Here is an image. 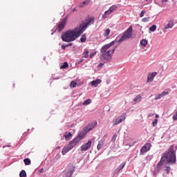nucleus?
Listing matches in <instances>:
<instances>
[{"mask_svg": "<svg viewBox=\"0 0 177 177\" xmlns=\"http://www.w3.org/2000/svg\"><path fill=\"white\" fill-rule=\"evenodd\" d=\"M95 24V17H88L74 29L66 30L62 35V39L64 42H74L80 38L89 26Z\"/></svg>", "mask_w": 177, "mask_h": 177, "instance_id": "nucleus-1", "label": "nucleus"}, {"mask_svg": "<svg viewBox=\"0 0 177 177\" xmlns=\"http://www.w3.org/2000/svg\"><path fill=\"white\" fill-rule=\"evenodd\" d=\"M117 42L115 40L111 41L109 44H105L104 46H102L100 49V52L102 53L101 55V59H104L106 63H108V62L111 61V57L113 56V53L115 52V48H114L112 50H109L107 51V49H109V48H111L114 44Z\"/></svg>", "mask_w": 177, "mask_h": 177, "instance_id": "nucleus-2", "label": "nucleus"}, {"mask_svg": "<svg viewBox=\"0 0 177 177\" xmlns=\"http://www.w3.org/2000/svg\"><path fill=\"white\" fill-rule=\"evenodd\" d=\"M162 160H165L166 164H175L176 162V153H175L174 145H171L168 151L163 154Z\"/></svg>", "mask_w": 177, "mask_h": 177, "instance_id": "nucleus-3", "label": "nucleus"}, {"mask_svg": "<svg viewBox=\"0 0 177 177\" xmlns=\"http://www.w3.org/2000/svg\"><path fill=\"white\" fill-rule=\"evenodd\" d=\"M132 31H133V28H132V26H131L124 32V33L122 35V37L119 40H115V44H117V42H119V44H121V42H124V41H125L126 39H129V38L132 37Z\"/></svg>", "mask_w": 177, "mask_h": 177, "instance_id": "nucleus-4", "label": "nucleus"}, {"mask_svg": "<svg viewBox=\"0 0 177 177\" xmlns=\"http://www.w3.org/2000/svg\"><path fill=\"white\" fill-rule=\"evenodd\" d=\"M75 171V167L73 165H69L64 170L63 177H73V174Z\"/></svg>", "mask_w": 177, "mask_h": 177, "instance_id": "nucleus-5", "label": "nucleus"}, {"mask_svg": "<svg viewBox=\"0 0 177 177\" xmlns=\"http://www.w3.org/2000/svg\"><path fill=\"white\" fill-rule=\"evenodd\" d=\"M75 146L76 145H75V143L74 142V141L71 140L68 145L65 146L63 148V149L62 151V154L63 156H65V154H67V153H68V151L70 150H72L73 147H75Z\"/></svg>", "mask_w": 177, "mask_h": 177, "instance_id": "nucleus-6", "label": "nucleus"}, {"mask_svg": "<svg viewBox=\"0 0 177 177\" xmlns=\"http://www.w3.org/2000/svg\"><path fill=\"white\" fill-rule=\"evenodd\" d=\"M84 138H85V133H80L78 134V136L75 138L72 142H73V143H75V145L77 146V145H78V143H80V140H82V139H84Z\"/></svg>", "mask_w": 177, "mask_h": 177, "instance_id": "nucleus-7", "label": "nucleus"}, {"mask_svg": "<svg viewBox=\"0 0 177 177\" xmlns=\"http://www.w3.org/2000/svg\"><path fill=\"white\" fill-rule=\"evenodd\" d=\"M67 23V17H65L58 25V31L60 32L63 31L64 27H66V24Z\"/></svg>", "mask_w": 177, "mask_h": 177, "instance_id": "nucleus-8", "label": "nucleus"}, {"mask_svg": "<svg viewBox=\"0 0 177 177\" xmlns=\"http://www.w3.org/2000/svg\"><path fill=\"white\" fill-rule=\"evenodd\" d=\"M151 147V144L150 143H146L140 149V153L145 154V153H147L149 150H150V148Z\"/></svg>", "mask_w": 177, "mask_h": 177, "instance_id": "nucleus-9", "label": "nucleus"}, {"mask_svg": "<svg viewBox=\"0 0 177 177\" xmlns=\"http://www.w3.org/2000/svg\"><path fill=\"white\" fill-rule=\"evenodd\" d=\"M151 147V144L150 143H146L140 149V153L145 154V153H147L149 150H150V148Z\"/></svg>", "mask_w": 177, "mask_h": 177, "instance_id": "nucleus-10", "label": "nucleus"}, {"mask_svg": "<svg viewBox=\"0 0 177 177\" xmlns=\"http://www.w3.org/2000/svg\"><path fill=\"white\" fill-rule=\"evenodd\" d=\"M125 115H122L121 116L118 117L115 120L113 121V125H118V124H121L122 121H125Z\"/></svg>", "mask_w": 177, "mask_h": 177, "instance_id": "nucleus-11", "label": "nucleus"}, {"mask_svg": "<svg viewBox=\"0 0 177 177\" xmlns=\"http://www.w3.org/2000/svg\"><path fill=\"white\" fill-rule=\"evenodd\" d=\"M92 146V140H88L84 145L81 147V151H86Z\"/></svg>", "mask_w": 177, "mask_h": 177, "instance_id": "nucleus-12", "label": "nucleus"}, {"mask_svg": "<svg viewBox=\"0 0 177 177\" xmlns=\"http://www.w3.org/2000/svg\"><path fill=\"white\" fill-rule=\"evenodd\" d=\"M157 75V72H153L148 74L147 82H151L154 80V77Z\"/></svg>", "mask_w": 177, "mask_h": 177, "instance_id": "nucleus-13", "label": "nucleus"}, {"mask_svg": "<svg viewBox=\"0 0 177 177\" xmlns=\"http://www.w3.org/2000/svg\"><path fill=\"white\" fill-rule=\"evenodd\" d=\"M125 165H127V162H122L115 170V174H118L120 171H122V169H124V168L125 167Z\"/></svg>", "mask_w": 177, "mask_h": 177, "instance_id": "nucleus-14", "label": "nucleus"}, {"mask_svg": "<svg viewBox=\"0 0 177 177\" xmlns=\"http://www.w3.org/2000/svg\"><path fill=\"white\" fill-rule=\"evenodd\" d=\"M167 2H168V0H161V3L158 1V0H155L156 5H158V6H160V8H163Z\"/></svg>", "mask_w": 177, "mask_h": 177, "instance_id": "nucleus-15", "label": "nucleus"}, {"mask_svg": "<svg viewBox=\"0 0 177 177\" xmlns=\"http://www.w3.org/2000/svg\"><path fill=\"white\" fill-rule=\"evenodd\" d=\"M64 138H65V140H71V139L73 138V134L71 132L66 131L64 135Z\"/></svg>", "mask_w": 177, "mask_h": 177, "instance_id": "nucleus-16", "label": "nucleus"}, {"mask_svg": "<svg viewBox=\"0 0 177 177\" xmlns=\"http://www.w3.org/2000/svg\"><path fill=\"white\" fill-rule=\"evenodd\" d=\"M101 83H102V80L97 79L91 82V86L96 87L99 85V84H101Z\"/></svg>", "mask_w": 177, "mask_h": 177, "instance_id": "nucleus-17", "label": "nucleus"}, {"mask_svg": "<svg viewBox=\"0 0 177 177\" xmlns=\"http://www.w3.org/2000/svg\"><path fill=\"white\" fill-rule=\"evenodd\" d=\"M164 162H165V160H162V158H161L160 162L158 163V165H157V171L158 172H160V171L161 170V167H162V165L164 164Z\"/></svg>", "mask_w": 177, "mask_h": 177, "instance_id": "nucleus-18", "label": "nucleus"}, {"mask_svg": "<svg viewBox=\"0 0 177 177\" xmlns=\"http://www.w3.org/2000/svg\"><path fill=\"white\" fill-rule=\"evenodd\" d=\"M174 27V21H169L167 26H165V30H168V28H172Z\"/></svg>", "mask_w": 177, "mask_h": 177, "instance_id": "nucleus-19", "label": "nucleus"}, {"mask_svg": "<svg viewBox=\"0 0 177 177\" xmlns=\"http://www.w3.org/2000/svg\"><path fill=\"white\" fill-rule=\"evenodd\" d=\"M104 145V140H101L99 141L98 145L97 146V149L100 150L103 147V145Z\"/></svg>", "mask_w": 177, "mask_h": 177, "instance_id": "nucleus-20", "label": "nucleus"}, {"mask_svg": "<svg viewBox=\"0 0 177 177\" xmlns=\"http://www.w3.org/2000/svg\"><path fill=\"white\" fill-rule=\"evenodd\" d=\"M111 13H113L111 11L107 10L104 12V14L102 15L103 19H107V17H109V15H111Z\"/></svg>", "mask_w": 177, "mask_h": 177, "instance_id": "nucleus-21", "label": "nucleus"}, {"mask_svg": "<svg viewBox=\"0 0 177 177\" xmlns=\"http://www.w3.org/2000/svg\"><path fill=\"white\" fill-rule=\"evenodd\" d=\"M140 100H142V96H140V95H138L133 99V102H135V104H136V103H139V102H140Z\"/></svg>", "mask_w": 177, "mask_h": 177, "instance_id": "nucleus-22", "label": "nucleus"}, {"mask_svg": "<svg viewBox=\"0 0 177 177\" xmlns=\"http://www.w3.org/2000/svg\"><path fill=\"white\" fill-rule=\"evenodd\" d=\"M118 9V6L117 5H113L111 6L109 10L113 13V12H115V10Z\"/></svg>", "mask_w": 177, "mask_h": 177, "instance_id": "nucleus-23", "label": "nucleus"}, {"mask_svg": "<svg viewBox=\"0 0 177 177\" xmlns=\"http://www.w3.org/2000/svg\"><path fill=\"white\" fill-rule=\"evenodd\" d=\"M91 1L90 0H85L80 5V8H84L85 5H89Z\"/></svg>", "mask_w": 177, "mask_h": 177, "instance_id": "nucleus-24", "label": "nucleus"}, {"mask_svg": "<svg viewBox=\"0 0 177 177\" xmlns=\"http://www.w3.org/2000/svg\"><path fill=\"white\" fill-rule=\"evenodd\" d=\"M83 57H84V59H88V55H89V50H86L84 53H83Z\"/></svg>", "mask_w": 177, "mask_h": 177, "instance_id": "nucleus-25", "label": "nucleus"}, {"mask_svg": "<svg viewBox=\"0 0 177 177\" xmlns=\"http://www.w3.org/2000/svg\"><path fill=\"white\" fill-rule=\"evenodd\" d=\"M92 103V100L87 99L83 102V106H87L88 104H91Z\"/></svg>", "mask_w": 177, "mask_h": 177, "instance_id": "nucleus-26", "label": "nucleus"}, {"mask_svg": "<svg viewBox=\"0 0 177 177\" xmlns=\"http://www.w3.org/2000/svg\"><path fill=\"white\" fill-rule=\"evenodd\" d=\"M19 177H27V173L26 170H21L19 173Z\"/></svg>", "mask_w": 177, "mask_h": 177, "instance_id": "nucleus-27", "label": "nucleus"}, {"mask_svg": "<svg viewBox=\"0 0 177 177\" xmlns=\"http://www.w3.org/2000/svg\"><path fill=\"white\" fill-rule=\"evenodd\" d=\"M24 162L25 165H30V164H31V160H30V158H25Z\"/></svg>", "mask_w": 177, "mask_h": 177, "instance_id": "nucleus-28", "label": "nucleus"}, {"mask_svg": "<svg viewBox=\"0 0 177 177\" xmlns=\"http://www.w3.org/2000/svg\"><path fill=\"white\" fill-rule=\"evenodd\" d=\"M97 125V121L93 122L91 124V128L89 129V131H91V129H93V128H95V127H96Z\"/></svg>", "mask_w": 177, "mask_h": 177, "instance_id": "nucleus-29", "label": "nucleus"}, {"mask_svg": "<svg viewBox=\"0 0 177 177\" xmlns=\"http://www.w3.org/2000/svg\"><path fill=\"white\" fill-rule=\"evenodd\" d=\"M156 30H157V26H156V25H152L149 28V31H151L152 32H154V31H156Z\"/></svg>", "mask_w": 177, "mask_h": 177, "instance_id": "nucleus-30", "label": "nucleus"}, {"mask_svg": "<svg viewBox=\"0 0 177 177\" xmlns=\"http://www.w3.org/2000/svg\"><path fill=\"white\" fill-rule=\"evenodd\" d=\"M86 41V35L85 34L82 35V37L80 38V42L84 43Z\"/></svg>", "mask_w": 177, "mask_h": 177, "instance_id": "nucleus-31", "label": "nucleus"}, {"mask_svg": "<svg viewBox=\"0 0 177 177\" xmlns=\"http://www.w3.org/2000/svg\"><path fill=\"white\" fill-rule=\"evenodd\" d=\"M140 44H141L142 46H146V45H147V40L143 39L142 40L140 41Z\"/></svg>", "mask_w": 177, "mask_h": 177, "instance_id": "nucleus-32", "label": "nucleus"}, {"mask_svg": "<svg viewBox=\"0 0 177 177\" xmlns=\"http://www.w3.org/2000/svg\"><path fill=\"white\" fill-rule=\"evenodd\" d=\"M110 34V28H107L104 32V37H108V35Z\"/></svg>", "mask_w": 177, "mask_h": 177, "instance_id": "nucleus-33", "label": "nucleus"}, {"mask_svg": "<svg viewBox=\"0 0 177 177\" xmlns=\"http://www.w3.org/2000/svg\"><path fill=\"white\" fill-rule=\"evenodd\" d=\"M71 88H75L77 86V82L72 81L70 84Z\"/></svg>", "mask_w": 177, "mask_h": 177, "instance_id": "nucleus-34", "label": "nucleus"}, {"mask_svg": "<svg viewBox=\"0 0 177 177\" xmlns=\"http://www.w3.org/2000/svg\"><path fill=\"white\" fill-rule=\"evenodd\" d=\"M142 21H143V23H147L149 21H150V17H144L142 19Z\"/></svg>", "mask_w": 177, "mask_h": 177, "instance_id": "nucleus-35", "label": "nucleus"}, {"mask_svg": "<svg viewBox=\"0 0 177 177\" xmlns=\"http://www.w3.org/2000/svg\"><path fill=\"white\" fill-rule=\"evenodd\" d=\"M68 67V63L64 62L63 65L61 66V68H67Z\"/></svg>", "mask_w": 177, "mask_h": 177, "instance_id": "nucleus-36", "label": "nucleus"}, {"mask_svg": "<svg viewBox=\"0 0 177 177\" xmlns=\"http://www.w3.org/2000/svg\"><path fill=\"white\" fill-rule=\"evenodd\" d=\"M165 171H167V174H169L171 172V167L169 166H166L165 167Z\"/></svg>", "mask_w": 177, "mask_h": 177, "instance_id": "nucleus-37", "label": "nucleus"}, {"mask_svg": "<svg viewBox=\"0 0 177 177\" xmlns=\"http://www.w3.org/2000/svg\"><path fill=\"white\" fill-rule=\"evenodd\" d=\"M158 124V120L154 119L152 122L153 127H156Z\"/></svg>", "mask_w": 177, "mask_h": 177, "instance_id": "nucleus-38", "label": "nucleus"}, {"mask_svg": "<svg viewBox=\"0 0 177 177\" xmlns=\"http://www.w3.org/2000/svg\"><path fill=\"white\" fill-rule=\"evenodd\" d=\"M117 134H114L111 140V142H115V140H117Z\"/></svg>", "mask_w": 177, "mask_h": 177, "instance_id": "nucleus-39", "label": "nucleus"}, {"mask_svg": "<svg viewBox=\"0 0 177 177\" xmlns=\"http://www.w3.org/2000/svg\"><path fill=\"white\" fill-rule=\"evenodd\" d=\"M169 92L163 91L160 95H162V97H164V96H167V95H169Z\"/></svg>", "mask_w": 177, "mask_h": 177, "instance_id": "nucleus-40", "label": "nucleus"}, {"mask_svg": "<svg viewBox=\"0 0 177 177\" xmlns=\"http://www.w3.org/2000/svg\"><path fill=\"white\" fill-rule=\"evenodd\" d=\"M162 97V95L161 94H159L155 97V100H159V99H161Z\"/></svg>", "mask_w": 177, "mask_h": 177, "instance_id": "nucleus-41", "label": "nucleus"}, {"mask_svg": "<svg viewBox=\"0 0 177 177\" xmlns=\"http://www.w3.org/2000/svg\"><path fill=\"white\" fill-rule=\"evenodd\" d=\"M145 13H146V11L142 10L140 13V17H143V16H145Z\"/></svg>", "mask_w": 177, "mask_h": 177, "instance_id": "nucleus-42", "label": "nucleus"}, {"mask_svg": "<svg viewBox=\"0 0 177 177\" xmlns=\"http://www.w3.org/2000/svg\"><path fill=\"white\" fill-rule=\"evenodd\" d=\"M95 55H96V52H92L90 53V57L91 59H92V57H93V56H95Z\"/></svg>", "mask_w": 177, "mask_h": 177, "instance_id": "nucleus-43", "label": "nucleus"}, {"mask_svg": "<svg viewBox=\"0 0 177 177\" xmlns=\"http://www.w3.org/2000/svg\"><path fill=\"white\" fill-rule=\"evenodd\" d=\"M66 48H67V44H62V49H66Z\"/></svg>", "mask_w": 177, "mask_h": 177, "instance_id": "nucleus-44", "label": "nucleus"}, {"mask_svg": "<svg viewBox=\"0 0 177 177\" xmlns=\"http://www.w3.org/2000/svg\"><path fill=\"white\" fill-rule=\"evenodd\" d=\"M103 66H104V63H100L98 64V67H103Z\"/></svg>", "mask_w": 177, "mask_h": 177, "instance_id": "nucleus-45", "label": "nucleus"}, {"mask_svg": "<svg viewBox=\"0 0 177 177\" xmlns=\"http://www.w3.org/2000/svg\"><path fill=\"white\" fill-rule=\"evenodd\" d=\"M67 48H68V46H73V43H70L68 44H66Z\"/></svg>", "mask_w": 177, "mask_h": 177, "instance_id": "nucleus-46", "label": "nucleus"}, {"mask_svg": "<svg viewBox=\"0 0 177 177\" xmlns=\"http://www.w3.org/2000/svg\"><path fill=\"white\" fill-rule=\"evenodd\" d=\"M82 62H84V59H80V60L78 62L79 64H81V63H82Z\"/></svg>", "mask_w": 177, "mask_h": 177, "instance_id": "nucleus-47", "label": "nucleus"}, {"mask_svg": "<svg viewBox=\"0 0 177 177\" xmlns=\"http://www.w3.org/2000/svg\"><path fill=\"white\" fill-rule=\"evenodd\" d=\"M39 172H44V169H41Z\"/></svg>", "mask_w": 177, "mask_h": 177, "instance_id": "nucleus-48", "label": "nucleus"}, {"mask_svg": "<svg viewBox=\"0 0 177 177\" xmlns=\"http://www.w3.org/2000/svg\"><path fill=\"white\" fill-rule=\"evenodd\" d=\"M159 115H156V119L158 118Z\"/></svg>", "mask_w": 177, "mask_h": 177, "instance_id": "nucleus-49", "label": "nucleus"}, {"mask_svg": "<svg viewBox=\"0 0 177 177\" xmlns=\"http://www.w3.org/2000/svg\"><path fill=\"white\" fill-rule=\"evenodd\" d=\"M6 147H10V145H6Z\"/></svg>", "mask_w": 177, "mask_h": 177, "instance_id": "nucleus-50", "label": "nucleus"}, {"mask_svg": "<svg viewBox=\"0 0 177 177\" xmlns=\"http://www.w3.org/2000/svg\"><path fill=\"white\" fill-rule=\"evenodd\" d=\"M55 80H59V78H55Z\"/></svg>", "mask_w": 177, "mask_h": 177, "instance_id": "nucleus-51", "label": "nucleus"}, {"mask_svg": "<svg viewBox=\"0 0 177 177\" xmlns=\"http://www.w3.org/2000/svg\"><path fill=\"white\" fill-rule=\"evenodd\" d=\"M51 35H53V33H51Z\"/></svg>", "mask_w": 177, "mask_h": 177, "instance_id": "nucleus-52", "label": "nucleus"}, {"mask_svg": "<svg viewBox=\"0 0 177 177\" xmlns=\"http://www.w3.org/2000/svg\"><path fill=\"white\" fill-rule=\"evenodd\" d=\"M145 1H149V0H145Z\"/></svg>", "mask_w": 177, "mask_h": 177, "instance_id": "nucleus-53", "label": "nucleus"}]
</instances>
